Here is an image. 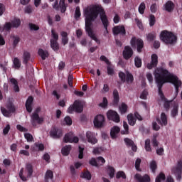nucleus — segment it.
Masks as SVG:
<instances>
[{
	"mask_svg": "<svg viewBox=\"0 0 182 182\" xmlns=\"http://www.w3.org/2000/svg\"><path fill=\"white\" fill-rule=\"evenodd\" d=\"M157 65H159V56H157V54H152L151 62L147 63L146 68L149 70H151V69L157 68Z\"/></svg>",
	"mask_w": 182,
	"mask_h": 182,
	"instance_id": "12",
	"label": "nucleus"
},
{
	"mask_svg": "<svg viewBox=\"0 0 182 182\" xmlns=\"http://www.w3.org/2000/svg\"><path fill=\"white\" fill-rule=\"evenodd\" d=\"M152 129L153 130H155V132H159L160 130V126L157 124V122H152Z\"/></svg>",
	"mask_w": 182,
	"mask_h": 182,
	"instance_id": "61",
	"label": "nucleus"
},
{
	"mask_svg": "<svg viewBox=\"0 0 182 182\" xmlns=\"http://www.w3.org/2000/svg\"><path fill=\"white\" fill-rule=\"evenodd\" d=\"M105 116L98 114L94 119V126L97 129H100L105 126Z\"/></svg>",
	"mask_w": 182,
	"mask_h": 182,
	"instance_id": "11",
	"label": "nucleus"
},
{
	"mask_svg": "<svg viewBox=\"0 0 182 182\" xmlns=\"http://www.w3.org/2000/svg\"><path fill=\"white\" fill-rule=\"evenodd\" d=\"M64 143H79V137L75 136L73 132L66 134L63 138Z\"/></svg>",
	"mask_w": 182,
	"mask_h": 182,
	"instance_id": "13",
	"label": "nucleus"
},
{
	"mask_svg": "<svg viewBox=\"0 0 182 182\" xmlns=\"http://www.w3.org/2000/svg\"><path fill=\"white\" fill-rule=\"evenodd\" d=\"M151 141L150 139H147L145 141V146L144 149L146 151H151V146L150 145Z\"/></svg>",
	"mask_w": 182,
	"mask_h": 182,
	"instance_id": "41",
	"label": "nucleus"
},
{
	"mask_svg": "<svg viewBox=\"0 0 182 182\" xmlns=\"http://www.w3.org/2000/svg\"><path fill=\"white\" fill-rule=\"evenodd\" d=\"M50 48L53 50H59V43L58 41L50 40Z\"/></svg>",
	"mask_w": 182,
	"mask_h": 182,
	"instance_id": "30",
	"label": "nucleus"
},
{
	"mask_svg": "<svg viewBox=\"0 0 182 182\" xmlns=\"http://www.w3.org/2000/svg\"><path fill=\"white\" fill-rule=\"evenodd\" d=\"M134 179L136 180L138 182H150V176L147 174L141 176L140 173H136L134 176Z\"/></svg>",
	"mask_w": 182,
	"mask_h": 182,
	"instance_id": "17",
	"label": "nucleus"
},
{
	"mask_svg": "<svg viewBox=\"0 0 182 182\" xmlns=\"http://www.w3.org/2000/svg\"><path fill=\"white\" fill-rule=\"evenodd\" d=\"M107 117L108 120H111L112 122H114V123H120V115H119L117 112L113 109L107 111Z\"/></svg>",
	"mask_w": 182,
	"mask_h": 182,
	"instance_id": "7",
	"label": "nucleus"
},
{
	"mask_svg": "<svg viewBox=\"0 0 182 182\" xmlns=\"http://www.w3.org/2000/svg\"><path fill=\"white\" fill-rule=\"evenodd\" d=\"M53 178V172L50 170H48L45 175L46 182H48V180H52Z\"/></svg>",
	"mask_w": 182,
	"mask_h": 182,
	"instance_id": "34",
	"label": "nucleus"
},
{
	"mask_svg": "<svg viewBox=\"0 0 182 182\" xmlns=\"http://www.w3.org/2000/svg\"><path fill=\"white\" fill-rule=\"evenodd\" d=\"M68 112L70 114L73 113V112L82 113L83 112V105H82V102L75 100L73 105L68 107Z\"/></svg>",
	"mask_w": 182,
	"mask_h": 182,
	"instance_id": "4",
	"label": "nucleus"
},
{
	"mask_svg": "<svg viewBox=\"0 0 182 182\" xmlns=\"http://www.w3.org/2000/svg\"><path fill=\"white\" fill-rule=\"evenodd\" d=\"M11 26L13 28H19V26H21V19L14 18V19L11 21Z\"/></svg>",
	"mask_w": 182,
	"mask_h": 182,
	"instance_id": "33",
	"label": "nucleus"
},
{
	"mask_svg": "<svg viewBox=\"0 0 182 182\" xmlns=\"http://www.w3.org/2000/svg\"><path fill=\"white\" fill-rule=\"evenodd\" d=\"M150 168L152 171V173H156V170H157V164L156 163V161H152L150 164Z\"/></svg>",
	"mask_w": 182,
	"mask_h": 182,
	"instance_id": "46",
	"label": "nucleus"
},
{
	"mask_svg": "<svg viewBox=\"0 0 182 182\" xmlns=\"http://www.w3.org/2000/svg\"><path fill=\"white\" fill-rule=\"evenodd\" d=\"M65 0H60V9L61 14H65L68 8V4H65Z\"/></svg>",
	"mask_w": 182,
	"mask_h": 182,
	"instance_id": "28",
	"label": "nucleus"
},
{
	"mask_svg": "<svg viewBox=\"0 0 182 182\" xmlns=\"http://www.w3.org/2000/svg\"><path fill=\"white\" fill-rule=\"evenodd\" d=\"M118 133H120V127L117 126L112 127L110 132L112 139H116L117 137V134H118Z\"/></svg>",
	"mask_w": 182,
	"mask_h": 182,
	"instance_id": "21",
	"label": "nucleus"
},
{
	"mask_svg": "<svg viewBox=\"0 0 182 182\" xmlns=\"http://www.w3.org/2000/svg\"><path fill=\"white\" fill-rule=\"evenodd\" d=\"M107 98H106L105 97H103V101L102 103L100 104V106H101V107H107Z\"/></svg>",
	"mask_w": 182,
	"mask_h": 182,
	"instance_id": "62",
	"label": "nucleus"
},
{
	"mask_svg": "<svg viewBox=\"0 0 182 182\" xmlns=\"http://www.w3.org/2000/svg\"><path fill=\"white\" fill-rule=\"evenodd\" d=\"M166 68V63H162L161 67H158L155 69L154 75L155 76V82L158 87V93L161 97V100L164 102V107L166 111L170 110V106L173 104V100H168L164 96L163 93V85L164 83H172L175 87V95L177 96L178 95V89L181 87L182 82L181 80H178L177 75H174L168 70L164 68Z\"/></svg>",
	"mask_w": 182,
	"mask_h": 182,
	"instance_id": "1",
	"label": "nucleus"
},
{
	"mask_svg": "<svg viewBox=\"0 0 182 182\" xmlns=\"http://www.w3.org/2000/svg\"><path fill=\"white\" fill-rule=\"evenodd\" d=\"M6 109L5 107L1 108V113L5 116V117H9L11 113H15L16 112L15 106L12 102L7 104Z\"/></svg>",
	"mask_w": 182,
	"mask_h": 182,
	"instance_id": "8",
	"label": "nucleus"
},
{
	"mask_svg": "<svg viewBox=\"0 0 182 182\" xmlns=\"http://www.w3.org/2000/svg\"><path fill=\"white\" fill-rule=\"evenodd\" d=\"M11 85H14V89L15 92H19V86L18 85V80L15 78L10 79Z\"/></svg>",
	"mask_w": 182,
	"mask_h": 182,
	"instance_id": "32",
	"label": "nucleus"
},
{
	"mask_svg": "<svg viewBox=\"0 0 182 182\" xmlns=\"http://www.w3.org/2000/svg\"><path fill=\"white\" fill-rule=\"evenodd\" d=\"M157 37V33L156 31H152L146 34V40L148 42H153L156 41V38Z\"/></svg>",
	"mask_w": 182,
	"mask_h": 182,
	"instance_id": "22",
	"label": "nucleus"
},
{
	"mask_svg": "<svg viewBox=\"0 0 182 182\" xmlns=\"http://www.w3.org/2000/svg\"><path fill=\"white\" fill-rule=\"evenodd\" d=\"M131 46L132 47L136 46V50L139 53H141L143 51V48H144V41L141 38H136V37H132L130 41Z\"/></svg>",
	"mask_w": 182,
	"mask_h": 182,
	"instance_id": "5",
	"label": "nucleus"
},
{
	"mask_svg": "<svg viewBox=\"0 0 182 182\" xmlns=\"http://www.w3.org/2000/svg\"><path fill=\"white\" fill-rule=\"evenodd\" d=\"M86 137L88 143H90L91 144H96V143H97V139H96L95 133L87 131L86 133Z\"/></svg>",
	"mask_w": 182,
	"mask_h": 182,
	"instance_id": "16",
	"label": "nucleus"
},
{
	"mask_svg": "<svg viewBox=\"0 0 182 182\" xmlns=\"http://www.w3.org/2000/svg\"><path fill=\"white\" fill-rule=\"evenodd\" d=\"M134 63L136 68H141V58L140 57H135Z\"/></svg>",
	"mask_w": 182,
	"mask_h": 182,
	"instance_id": "45",
	"label": "nucleus"
},
{
	"mask_svg": "<svg viewBox=\"0 0 182 182\" xmlns=\"http://www.w3.org/2000/svg\"><path fill=\"white\" fill-rule=\"evenodd\" d=\"M145 10H146V4H144V2H142L139 5L138 11L141 15H143L144 14Z\"/></svg>",
	"mask_w": 182,
	"mask_h": 182,
	"instance_id": "42",
	"label": "nucleus"
},
{
	"mask_svg": "<svg viewBox=\"0 0 182 182\" xmlns=\"http://www.w3.org/2000/svg\"><path fill=\"white\" fill-rule=\"evenodd\" d=\"M149 95V92H147L146 90H144L141 95H140V99H143L144 100H146L147 99V96Z\"/></svg>",
	"mask_w": 182,
	"mask_h": 182,
	"instance_id": "55",
	"label": "nucleus"
},
{
	"mask_svg": "<svg viewBox=\"0 0 182 182\" xmlns=\"http://www.w3.org/2000/svg\"><path fill=\"white\" fill-rule=\"evenodd\" d=\"M156 122L158 124H161V126H167V115H166V113L162 112L161 114V119L157 117Z\"/></svg>",
	"mask_w": 182,
	"mask_h": 182,
	"instance_id": "20",
	"label": "nucleus"
},
{
	"mask_svg": "<svg viewBox=\"0 0 182 182\" xmlns=\"http://www.w3.org/2000/svg\"><path fill=\"white\" fill-rule=\"evenodd\" d=\"M114 173H116V170L113 168V166H108V174L110 178H113L114 177Z\"/></svg>",
	"mask_w": 182,
	"mask_h": 182,
	"instance_id": "39",
	"label": "nucleus"
},
{
	"mask_svg": "<svg viewBox=\"0 0 182 182\" xmlns=\"http://www.w3.org/2000/svg\"><path fill=\"white\" fill-rule=\"evenodd\" d=\"M159 38L165 45H176L177 43V36L174 35V33L171 31L166 30L162 31Z\"/></svg>",
	"mask_w": 182,
	"mask_h": 182,
	"instance_id": "3",
	"label": "nucleus"
},
{
	"mask_svg": "<svg viewBox=\"0 0 182 182\" xmlns=\"http://www.w3.org/2000/svg\"><path fill=\"white\" fill-rule=\"evenodd\" d=\"M164 180H166V175L161 172L159 176H156L155 181L156 182H161V181H164Z\"/></svg>",
	"mask_w": 182,
	"mask_h": 182,
	"instance_id": "37",
	"label": "nucleus"
},
{
	"mask_svg": "<svg viewBox=\"0 0 182 182\" xmlns=\"http://www.w3.org/2000/svg\"><path fill=\"white\" fill-rule=\"evenodd\" d=\"M107 75L110 76H113L114 75V69L112 68L110 65H108L107 67Z\"/></svg>",
	"mask_w": 182,
	"mask_h": 182,
	"instance_id": "57",
	"label": "nucleus"
},
{
	"mask_svg": "<svg viewBox=\"0 0 182 182\" xmlns=\"http://www.w3.org/2000/svg\"><path fill=\"white\" fill-rule=\"evenodd\" d=\"M123 127L124 130L121 131V134H129L130 133L129 132V124L126 121L123 122Z\"/></svg>",
	"mask_w": 182,
	"mask_h": 182,
	"instance_id": "35",
	"label": "nucleus"
},
{
	"mask_svg": "<svg viewBox=\"0 0 182 182\" xmlns=\"http://www.w3.org/2000/svg\"><path fill=\"white\" fill-rule=\"evenodd\" d=\"M80 178H86V180H92V173L87 170L80 174Z\"/></svg>",
	"mask_w": 182,
	"mask_h": 182,
	"instance_id": "27",
	"label": "nucleus"
},
{
	"mask_svg": "<svg viewBox=\"0 0 182 182\" xmlns=\"http://www.w3.org/2000/svg\"><path fill=\"white\" fill-rule=\"evenodd\" d=\"M38 53L39 56H41V58L43 60H45L46 59V58H48V56H49L48 51H45L42 48L38 49Z\"/></svg>",
	"mask_w": 182,
	"mask_h": 182,
	"instance_id": "26",
	"label": "nucleus"
},
{
	"mask_svg": "<svg viewBox=\"0 0 182 182\" xmlns=\"http://www.w3.org/2000/svg\"><path fill=\"white\" fill-rule=\"evenodd\" d=\"M119 77L122 83H124L125 82H127V83H132L134 80L133 74L130 73L129 71H127L126 74L123 72H119Z\"/></svg>",
	"mask_w": 182,
	"mask_h": 182,
	"instance_id": "6",
	"label": "nucleus"
},
{
	"mask_svg": "<svg viewBox=\"0 0 182 182\" xmlns=\"http://www.w3.org/2000/svg\"><path fill=\"white\" fill-rule=\"evenodd\" d=\"M122 56L125 60H129L133 56V49L129 46H126L122 52Z\"/></svg>",
	"mask_w": 182,
	"mask_h": 182,
	"instance_id": "14",
	"label": "nucleus"
},
{
	"mask_svg": "<svg viewBox=\"0 0 182 182\" xmlns=\"http://www.w3.org/2000/svg\"><path fill=\"white\" fill-rule=\"evenodd\" d=\"M80 16H81L80 7L77 6L75 8V18L77 19V18H79Z\"/></svg>",
	"mask_w": 182,
	"mask_h": 182,
	"instance_id": "58",
	"label": "nucleus"
},
{
	"mask_svg": "<svg viewBox=\"0 0 182 182\" xmlns=\"http://www.w3.org/2000/svg\"><path fill=\"white\" fill-rule=\"evenodd\" d=\"M24 137L27 141H33V136L29 133L24 134Z\"/></svg>",
	"mask_w": 182,
	"mask_h": 182,
	"instance_id": "54",
	"label": "nucleus"
},
{
	"mask_svg": "<svg viewBox=\"0 0 182 182\" xmlns=\"http://www.w3.org/2000/svg\"><path fill=\"white\" fill-rule=\"evenodd\" d=\"M124 141L127 146V147H132V151H137V146L134 144V141L130 138H124Z\"/></svg>",
	"mask_w": 182,
	"mask_h": 182,
	"instance_id": "18",
	"label": "nucleus"
},
{
	"mask_svg": "<svg viewBox=\"0 0 182 182\" xmlns=\"http://www.w3.org/2000/svg\"><path fill=\"white\" fill-rule=\"evenodd\" d=\"M14 65L16 69H19V68H21V61L18 60V58H15L14 59Z\"/></svg>",
	"mask_w": 182,
	"mask_h": 182,
	"instance_id": "49",
	"label": "nucleus"
},
{
	"mask_svg": "<svg viewBox=\"0 0 182 182\" xmlns=\"http://www.w3.org/2000/svg\"><path fill=\"white\" fill-rule=\"evenodd\" d=\"M171 116L172 117H176V116H178V104L175 103L173 105V108L171 110Z\"/></svg>",
	"mask_w": 182,
	"mask_h": 182,
	"instance_id": "31",
	"label": "nucleus"
},
{
	"mask_svg": "<svg viewBox=\"0 0 182 182\" xmlns=\"http://www.w3.org/2000/svg\"><path fill=\"white\" fill-rule=\"evenodd\" d=\"M29 28L31 31H39V26L32 23H29Z\"/></svg>",
	"mask_w": 182,
	"mask_h": 182,
	"instance_id": "59",
	"label": "nucleus"
},
{
	"mask_svg": "<svg viewBox=\"0 0 182 182\" xmlns=\"http://www.w3.org/2000/svg\"><path fill=\"white\" fill-rule=\"evenodd\" d=\"M114 35H122V36H126V28L124 26H116L112 28Z\"/></svg>",
	"mask_w": 182,
	"mask_h": 182,
	"instance_id": "15",
	"label": "nucleus"
},
{
	"mask_svg": "<svg viewBox=\"0 0 182 182\" xmlns=\"http://www.w3.org/2000/svg\"><path fill=\"white\" fill-rule=\"evenodd\" d=\"M128 123L129 126H134L136 124V122H137V119L135 118L133 114H129L127 115Z\"/></svg>",
	"mask_w": 182,
	"mask_h": 182,
	"instance_id": "24",
	"label": "nucleus"
},
{
	"mask_svg": "<svg viewBox=\"0 0 182 182\" xmlns=\"http://www.w3.org/2000/svg\"><path fill=\"white\" fill-rule=\"evenodd\" d=\"M146 79L149 80V83H153V75H151V73H148L146 74Z\"/></svg>",
	"mask_w": 182,
	"mask_h": 182,
	"instance_id": "63",
	"label": "nucleus"
},
{
	"mask_svg": "<svg viewBox=\"0 0 182 182\" xmlns=\"http://www.w3.org/2000/svg\"><path fill=\"white\" fill-rule=\"evenodd\" d=\"M100 15V18L102 23V25L107 32L109 33L107 27L109 26V20L107 19V16H106V11L102 6L99 5H91L88 6L84 10V16H85V32L87 33L88 36L95 41L97 43H100V41L97 39L95 33H93V22L97 19Z\"/></svg>",
	"mask_w": 182,
	"mask_h": 182,
	"instance_id": "2",
	"label": "nucleus"
},
{
	"mask_svg": "<svg viewBox=\"0 0 182 182\" xmlns=\"http://www.w3.org/2000/svg\"><path fill=\"white\" fill-rule=\"evenodd\" d=\"M43 117H40L39 114H32L31 115V123L33 127H36L38 124H43Z\"/></svg>",
	"mask_w": 182,
	"mask_h": 182,
	"instance_id": "9",
	"label": "nucleus"
},
{
	"mask_svg": "<svg viewBox=\"0 0 182 182\" xmlns=\"http://www.w3.org/2000/svg\"><path fill=\"white\" fill-rule=\"evenodd\" d=\"M126 173L123 171H119L116 174V178H123V180H126Z\"/></svg>",
	"mask_w": 182,
	"mask_h": 182,
	"instance_id": "38",
	"label": "nucleus"
},
{
	"mask_svg": "<svg viewBox=\"0 0 182 182\" xmlns=\"http://www.w3.org/2000/svg\"><path fill=\"white\" fill-rule=\"evenodd\" d=\"M156 24V16L154 15L151 14L149 16V26H154Z\"/></svg>",
	"mask_w": 182,
	"mask_h": 182,
	"instance_id": "47",
	"label": "nucleus"
},
{
	"mask_svg": "<svg viewBox=\"0 0 182 182\" xmlns=\"http://www.w3.org/2000/svg\"><path fill=\"white\" fill-rule=\"evenodd\" d=\"M31 60V53L28 51H24L23 54V63L28 65V63Z\"/></svg>",
	"mask_w": 182,
	"mask_h": 182,
	"instance_id": "25",
	"label": "nucleus"
},
{
	"mask_svg": "<svg viewBox=\"0 0 182 182\" xmlns=\"http://www.w3.org/2000/svg\"><path fill=\"white\" fill-rule=\"evenodd\" d=\"M50 136L52 139H60L63 136V132L62 129L53 127L50 131Z\"/></svg>",
	"mask_w": 182,
	"mask_h": 182,
	"instance_id": "10",
	"label": "nucleus"
},
{
	"mask_svg": "<svg viewBox=\"0 0 182 182\" xmlns=\"http://www.w3.org/2000/svg\"><path fill=\"white\" fill-rule=\"evenodd\" d=\"M33 103V97L29 96L26 102V105H31Z\"/></svg>",
	"mask_w": 182,
	"mask_h": 182,
	"instance_id": "64",
	"label": "nucleus"
},
{
	"mask_svg": "<svg viewBox=\"0 0 182 182\" xmlns=\"http://www.w3.org/2000/svg\"><path fill=\"white\" fill-rule=\"evenodd\" d=\"M70 150H72V146L66 145L62 148L61 153L63 156H69L70 154Z\"/></svg>",
	"mask_w": 182,
	"mask_h": 182,
	"instance_id": "23",
	"label": "nucleus"
},
{
	"mask_svg": "<svg viewBox=\"0 0 182 182\" xmlns=\"http://www.w3.org/2000/svg\"><path fill=\"white\" fill-rule=\"evenodd\" d=\"M89 164H90V166H92L94 167H99V164H97V161H96V159L95 158H92L90 160Z\"/></svg>",
	"mask_w": 182,
	"mask_h": 182,
	"instance_id": "50",
	"label": "nucleus"
},
{
	"mask_svg": "<svg viewBox=\"0 0 182 182\" xmlns=\"http://www.w3.org/2000/svg\"><path fill=\"white\" fill-rule=\"evenodd\" d=\"M13 39H14L13 46L14 48H16V46H18V43L21 42V38H19V37L14 36Z\"/></svg>",
	"mask_w": 182,
	"mask_h": 182,
	"instance_id": "53",
	"label": "nucleus"
},
{
	"mask_svg": "<svg viewBox=\"0 0 182 182\" xmlns=\"http://www.w3.org/2000/svg\"><path fill=\"white\" fill-rule=\"evenodd\" d=\"M165 9L167 12H171L173 9H174V4L172 3L171 1H168L166 4H165Z\"/></svg>",
	"mask_w": 182,
	"mask_h": 182,
	"instance_id": "29",
	"label": "nucleus"
},
{
	"mask_svg": "<svg viewBox=\"0 0 182 182\" xmlns=\"http://www.w3.org/2000/svg\"><path fill=\"white\" fill-rule=\"evenodd\" d=\"M26 168L27 172L28 173V176H32V173H33V166H32V164H27Z\"/></svg>",
	"mask_w": 182,
	"mask_h": 182,
	"instance_id": "44",
	"label": "nucleus"
},
{
	"mask_svg": "<svg viewBox=\"0 0 182 182\" xmlns=\"http://www.w3.org/2000/svg\"><path fill=\"white\" fill-rule=\"evenodd\" d=\"M119 102H120V97L119 96V91L117 89L113 90V100L112 106L117 107L119 106Z\"/></svg>",
	"mask_w": 182,
	"mask_h": 182,
	"instance_id": "19",
	"label": "nucleus"
},
{
	"mask_svg": "<svg viewBox=\"0 0 182 182\" xmlns=\"http://www.w3.org/2000/svg\"><path fill=\"white\" fill-rule=\"evenodd\" d=\"M12 28V23L11 22H6L3 27V31H6L7 32H9V31H11Z\"/></svg>",
	"mask_w": 182,
	"mask_h": 182,
	"instance_id": "40",
	"label": "nucleus"
},
{
	"mask_svg": "<svg viewBox=\"0 0 182 182\" xmlns=\"http://www.w3.org/2000/svg\"><path fill=\"white\" fill-rule=\"evenodd\" d=\"M51 36L53 38L50 41H59V34L53 29L51 30Z\"/></svg>",
	"mask_w": 182,
	"mask_h": 182,
	"instance_id": "43",
	"label": "nucleus"
},
{
	"mask_svg": "<svg viewBox=\"0 0 182 182\" xmlns=\"http://www.w3.org/2000/svg\"><path fill=\"white\" fill-rule=\"evenodd\" d=\"M64 122H65L67 126H72V124L73 123V122L72 121V118H70V117L69 116L65 117Z\"/></svg>",
	"mask_w": 182,
	"mask_h": 182,
	"instance_id": "52",
	"label": "nucleus"
},
{
	"mask_svg": "<svg viewBox=\"0 0 182 182\" xmlns=\"http://www.w3.org/2000/svg\"><path fill=\"white\" fill-rule=\"evenodd\" d=\"M182 169L178 167H174L172 168V173L175 174V176H177L178 174H181Z\"/></svg>",
	"mask_w": 182,
	"mask_h": 182,
	"instance_id": "51",
	"label": "nucleus"
},
{
	"mask_svg": "<svg viewBox=\"0 0 182 182\" xmlns=\"http://www.w3.org/2000/svg\"><path fill=\"white\" fill-rule=\"evenodd\" d=\"M119 112L121 114H125V113H127V105L122 102L121 106L119 107Z\"/></svg>",
	"mask_w": 182,
	"mask_h": 182,
	"instance_id": "36",
	"label": "nucleus"
},
{
	"mask_svg": "<svg viewBox=\"0 0 182 182\" xmlns=\"http://www.w3.org/2000/svg\"><path fill=\"white\" fill-rule=\"evenodd\" d=\"M47 22L50 26H53V18L49 14L47 15Z\"/></svg>",
	"mask_w": 182,
	"mask_h": 182,
	"instance_id": "60",
	"label": "nucleus"
},
{
	"mask_svg": "<svg viewBox=\"0 0 182 182\" xmlns=\"http://www.w3.org/2000/svg\"><path fill=\"white\" fill-rule=\"evenodd\" d=\"M141 164V159L140 158H138L135 161V168L137 171H141V169L140 168Z\"/></svg>",
	"mask_w": 182,
	"mask_h": 182,
	"instance_id": "48",
	"label": "nucleus"
},
{
	"mask_svg": "<svg viewBox=\"0 0 182 182\" xmlns=\"http://www.w3.org/2000/svg\"><path fill=\"white\" fill-rule=\"evenodd\" d=\"M103 151V149L102 147H95L94 148L92 153L93 154H100Z\"/></svg>",
	"mask_w": 182,
	"mask_h": 182,
	"instance_id": "56",
	"label": "nucleus"
}]
</instances>
